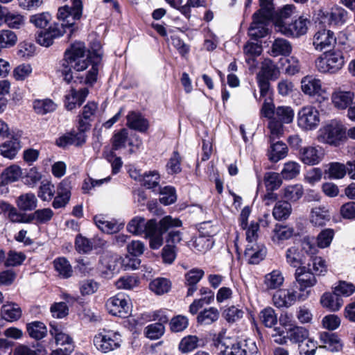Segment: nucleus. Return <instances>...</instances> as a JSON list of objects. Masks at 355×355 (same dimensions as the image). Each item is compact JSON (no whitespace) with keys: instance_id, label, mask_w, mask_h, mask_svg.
Here are the masks:
<instances>
[{"instance_id":"bf43d9fd","label":"nucleus","mask_w":355,"mask_h":355,"mask_svg":"<svg viewBox=\"0 0 355 355\" xmlns=\"http://www.w3.org/2000/svg\"><path fill=\"white\" fill-rule=\"evenodd\" d=\"M165 331V327L162 323H153L144 329L145 336L150 340H157L161 338Z\"/></svg>"},{"instance_id":"338daca9","label":"nucleus","mask_w":355,"mask_h":355,"mask_svg":"<svg viewBox=\"0 0 355 355\" xmlns=\"http://www.w3.org/2000/svg\"><path fill=\"white\" fill-rule=\"evenodd\" d=\"M260 318L267 327H272L277 322V317L272 307H266L260 312Z\"/></svg>"},{"instance_id":"c85d7f7f","label":"nucleus","mask_w":355,"mask_h":355,"mask_svg":"<svg viewBox=\"0 0 355 355\" xmlns=\"http://www.w3.org/2000/svg\"><path fill=\"white\" fill-rule=\"evenodd\" d=\"M127 125L133 130L145 132L148 128V121L139 113L130 112L127 116Z\"/></svg>"},{"instance_id":"49530a36","label":"nucleus","mask_w":355,"mask_h":355,"mask_svg":"<svg viewBox=\"0 0 355 355\" xmlns=\"http://www.w3.org/2000/svg\"><path fill=\"white\" fill-rule=\"evenodd\" d=\"M1 314L6 320L15 321L21 316V310L17 304H7L1 307Z\"/></svg>"},{"instance_id":"423d86ee","label":"nucleus","mask_w":355,"mask_h":355,"mask_svg":"<svg viewBox=\"0 0 355 355\" xmlns=\"http://www.w3.org/2000/svg\"><path fill=\"white\" fill-rule=\"evenodd\" d=\"M309 297V293H300L297 285L292 283L287 288L278 289L272 295V303L279 309H288L296 302L305 301Z\"/></svg>"},{"instance_id":"cd10ccee","label":"nucleus","mask_w":355,"mask_h":355,"mask_svg":"<svg viewBox=\"0 0 355 355\" xmlns=\"http://www.w3.org/2000/svg\"><path fill=\"white\" fill-rule=\"evenodd\" d=\"M320 302L322 307L331 311H338L343 304V299L338 296L334 291L333 293H324L321 296Z\"/></svg>"},{"instance_id":"393cba45","label":"nucleus","mask_w":355,"mask_h":355,"mask_svg":"<svg viewBox=\"0 0 355 355\" xmlns=\"http://www.w3.org/2000/svg\"><path fill=\"white\" fill-rule=\"evenodd\" d=\"M90 53L87 50L86 46L83 42H76L71 44L70 47L66 50L64 53V58L62 61V66H67L68 62L71 61L80 56H84L85 54Z\"/></svg>"},{"instance_id":"4468645a","label":"nucleus","mask_w":355,"mask_h":355,"mask_svg":"<svg viewBox=\"0 0 355 355\" xmlns=\"http://www.w3.org/2000/svg\"><path fill=\"white\" fill-rule=\"evenodd\" d=\"M325 156L324 149L319 146H308L301 148L299 159L304 164L314 166L320 164Z\"/></svg>"},{"instance_id":"473e14b6","label":"nucleus","mask_w":355,"mask_h":355,"mask_svg":"<svg viewBox=\"0 0 355 355\" xmlns=\"http://www.w3.org/2000/svg\"><path fill=\"white\" fill-rule=\"evenodd\" d=\"M25 23V17L18 11H10L6 7L4 24L13 29L20 28Z\"/></svg>"},{"instance_id":"6e6d98bb","label":"nucleus","mask_w":355,"mask_h":355,"mask_svg":"<svg viewBox=\"0 0 355 355\" xmlns=\"http://www.w3.org/2000/svg\"><path fill=\"white\" fill-rule=\"evenodd\" d=\"M53 265L55 270L60 276L68 278L71 276L73 270L69 261L64 257H59L54 260Z\"/></svg>"},{"instance_id":"72a5a7b5","label":"nucleus","mask_w":355,"mask_h":355,"mask_svg":"<svg viewBox=\"0 0 355 355\" xmlns=\"http://www.w3.org/2000/svg\"><path fill=\"white\" fill-rule=\"evenodd\" d=\"M279 70L275 63L269 59L262 62L261 68L257 76V78L272 80L277 78Z\"/></svg>"},{"instance_id":"2eb2a0df","label":"nucleus","mask_w":355,"mask_h":355,"mask_svg":"<svg viewBox=\"0 0 355 355\" xmlns=\"http://www.w3.org/2000/svg\"><path fill=\"white\" fill-rule=\"evenodd\" d=\"M295 283L297 286V290L300 293H309L310 295V291H307V288L313 287L317 284V279L313 272L311 271V269L306 266L298 267L294 274Z\"/></svg>"},{"instance_id":"aec40b11","label":"nucleus","mask_w":355,"mask_h":355,"mask_svg":"<svg viewBox=\"0 0 355 355\" xmlns=\"http://www.w3.org/2000/svg\"><path fill=\"white\" fill-rule=\"evenodd\" d=\"M302 91L306 95H322L325 92L322 81L313 76H304L301 80Z\"/></svg>"},{"instance_id":"a18cd8bd","label":"nucleus","mask_w":355,"mask_h":355,"mask_svg":"<svg viewBox=\"0 0 355 355\" xmlns=\"http://www.w3.org/2000/svg\"><path fill=\"white\" fill-rule=\"evenodd\" d=\"M292 211L291 205L288 201H278L272 210L274 218L278 220H286Z\"/></svg>"},{"instance_id":"ea45409f","label":"nucleus","mask_w":355,"mask_h":355,"mask_svg":"<svg viewBox=\"0 0 355 355\" xmlns=\"http://www.w3.org/2000/svg\"><path fill=\"white\" fill-rule=\"evenodd\" d=\"M292 51L291 43L283 38H277L271 46V55L272 56L288 55Z\"/></svg>"},{"instance_id":"7ed1b4c3","label":"nucleus","mask_w":355,"mask_h":355,"mask_svg":"<svg viewBox=\"0 0 355 355\" xmlns=\"http://www.w3.org/2000/svg\"><path fill=\"white\" fill-rule=\"evenodd\" d=\"M343 53L339 49H331L319 55L314 61L315 69L323 74H336L345 65Z\"/></svg>"},{"instance_id":"b1692460","label":"nucleus","mask_w":355,"mask_h":355,"mask_svg":"<svg viewBox=\"0 0 355 355\" xmlns=\"http://www.w3.org/2000/svg\"><path fill=\"white\" fill-rule=\"evenodd\" d=\"M205 275L203 270L198 268H193L184 275L185 284L188 286L187 296H192L197 290V284Z\"/></svg>"},{"instance_id":"a878e982","label":"nucleus","mask_w":355,"mask_h":355,"mask_svg":"<svg viewBox=\"0 0 355 355\" xmlns=\"http://www.w3.org/2000/svg\"><path fill=\"white\" fill-rule=\"evenodd\" d=\"M322 347L331 352H338L343 348V343L338 335L334 333L322 332L320 335Z\"/></svg>"},{"instance_id":"864d4df0","label":"nucleus","mask_w":355,"mask_h":355,"mask_svg":"<svg viewBox=\"0 0 355 355\" xmlns=\"http://www.w3.org/2000/svg\"><path fill=\"white\" fill-rule=\"evenodd\" d=\"M55 191L54 184L51 181H42L39 187L37 196L42 201H50L54 197Z\"/></svg>"},{"instance_id":"f03ea898","label":"nucleus","mask_w":355,"mask_h":355,"mask_svg":"<svg viewBox=\"0 0 355 355\" xmlns=\"http://www.w3.org/2000/svg\"><path fill=\"white\" fill-rule=\"evenodd\" d=\"M76 5L77 8L73 12H70L69 6H64L58 9L57 16L60 23L54 24L47 30L53 39L62 36L67 30L69 31V35H71L76 29V21L80 19V3L76 1Z\"/></svg>"},{"instance_id":"4be33fe9","label":"nucleus","mask_w":355,"mask_h":355,"mask_svg":"<svg viewBox=\"0 0 355 355\" xmlns=\"http://www.w3.org/2000/svg\"><path fill=\"white\" fill-rule=\"evenodd\" d=\"M150 223H156L155 219L146 220L144 217L137 216L132 218L127 225V230L136 236L145 235L148 232Z\"/></svg>"},{"instance_id":"dca6fc26","label":"nucleus","mask_w":355,"mask_h":355,"mask_svg":"<svg viewBox=\"0 0 355 355\" xmlns=\"http://www.w3.org/2000/svg\"><path fill=\"white\" fill-rule=\"evenodd\" d=\"M313 48L317 51L334 46L336 44V37L333 31L323 28L318 30L312 39Z\"/></svg>"},{"instance_id":"39448f33","label":"nucleus","mask_w":355,"mask_h":355,"mask_svg":"<svg viewBox=\"0 0 355 355\" xmlns=\"http://www.w3.org/2000/svg\"><path fill=\"white\" fill-rule=\"evenodd\" d=\"M346 128L340 121L333 119L326 123L318 131V141L337 146L345 138Z\"/></svg>"},{"instance_id":"052dcab7","label":"nucleus","mask_w":355,"mask_h":355,"mask_svg":"<svg viewBox=\"0 0 355 355\" xmlns=\"http://www.w3.org/2000/svg\"><path fill=\"white\" fill-rule=\"evenodd\" d=\"M17 37L15 33L10 30L3 29L0 31V48H10L15 45Z\"/></svg>"},{"instance_id":"37998d69","label":"nucleus","mask_w":355,"mask_h":355,"mask_svg":"<svg viewBox=\"0 0 355 355\" xmlns=\"http://www.w3.org/2000/svg\"><path fill=\"white\" fill-rule=\"evenodd\" d=\"M23 175L20 166L12 164L7 167L1 174L2 182L9 184L19 180Z\"/></svg>"},{"instance_id":"a19ab883","label":"nucleus","mask_w":355,"mask_h":355,"mask_svg":"<svg viewBox=\"0 0 355 355\" xmlns=\"http://www.w3.org/2000/svg\"><path fill=\"white\" fill-rule=\"evenodd\" d=\"M285 257L287 263L291 267L297 268L304 263L302 252L295 246L288 248L286 251Z\"/></svg>"},{"instance_id":"bb28decb","label":"nucleus","mask_w":355,"mask_h":355,"mask_svg":"<svg viewBox=\"0 0 355 355\" xmlns=\"http://www.w3.org/2000/svg\"><path fill=\"white\" fill-rule=\"evenodd\" d=\"M284 282V275L279 270H273L264 277L263 285L266 291L280 289Z\"/></svg>"},{"instance_id":"c756f323","label":"nucleus","mask_w":355,"mask_h":355,"mask_svg":"<svg viewBox=\"0 0 355 355\" xmlns=\"http://www.w3.org/2000/svg\"><path fill=\"white\" fill-rule=\"evenodd\" d=\"M96 225L103 232L107 234H114L120 231L123 227V224H119L114 220H107L103 216H96L94 218Z\"/></svg>"},{"instance_id":"774afa93","label":"nucleus","mask_w":355,"mask_h":355,"mask_svg":"<svg viewBox=\"0 0 355 355\" xmlns=\"http://www.w3.org/2000/svg\"><path fill=\"white\" fill-rule=\"evenodd\" d=\"M288 337L292 342L300 345L309 338V331L302 327H295L290 330Z\"/></svg>"},{"instance_id":"4c0bfd02","label":"nucleus","mask_w":355,"mask_h":355,"mask_svg":"<svg viewBox=\"0 0 355 355\" xmlns=\"http://www.w3.org/2000/svg\"><path fill=\"white\" fill-rule=\"evenodd\" d=\"M282 196L291 202H297L304 194L303 186L300 184H291L285 187L282 190Z\"/></svg>"},{"instance_id":"f3484780","label":"nucleus","mask_w":355,"mask_h":355,"mask_svg":"<svg viewBox=\"0 0 355 355\" xmlns=\"http://www.w3.org/2000/svg\"><path fill=\"white\" fill-rule=\"evenodd\" d=\"M70 198V182L67 179H64L57 187L56 196L52 202V206L55 209L63 208L69 203Z\"/></svg>"},{"instance_id":"c9c22d12","label":"nucleus","mask_w":355,"mask_h":355,"mask_svg":"<svg viewBox=\"0 0 355 355\" xmlns=\"http://www.w3.org/2000/svg\"><path fill=\"white\" fill-rule=\"evenodd\" d=\"M219 311L215 307H209L200 311L197 316V322L200 325H209L219 318Z\"/></svg>"},{"instance_id":"680f3d73","label":"nucleus","mask_w":355,"mask_h":355,"mask_svg":"<svg viewBox=\"0 0 355 355\" xmlns=\"http://www.w3.org/2000/svg\"><path fill=\"white\" fill-rule=\"evenodd\" d=\"M139 279L133 275L121 277L116 282L115 286L118 289L131 290L138 286Z\"/></svg>"},{"instance_id":"e433bc0d","label":"nucleus","mask_w":355,"mask_h":355,"mask_svg":"<svg viewBox=\"0 0 355 355\" xmlns=\"http://www.w3.org/2000/svg\"><path fill=\"white\" fill-rule=\"evenodd\" d=\"M118 261L116 257L105 255L100 260V269L107 275L118 272L119 270Z\"/></svg>"},{"instance_id":"0eeeda50","label":"nucleus","mask_w":355,"mask_h":355,"mask_svg":"<svg viewBox=\"0 0 355 355\" xmlns=\"http://www.w3.org/2000/svg\"><path fill=\"white\" fill-rule=\"evenodd\" d=\"M122 336L118 331L103 329L93 338L95 347L102 353H108L121 347Z\"/></svg>"},{"instance_id":"20e7f679","label":"nucleus","mask_w":355,"mask_h":355,"mask_svg":"<svg viewBox=\"0 0 355 355\" xmlns=\"http://www.w3.org/2000/svg\"><path fill=\"white\" fill-rule=\"evenodd\" d=\"M182 221L178 218L166 216L157 223H150L148 232L145 237L149 239V245L153 250L159 249L163 244V234L172 227H181Z\"/></svg>"},{"instance_id":"69168bd1","label":"nucleus","mask_w":355,"mask_h":355,"mask_svg":"<svg viewBox=\"0 0 355 355\" xmlns=\"http://www.w3.org/2000/svg\"><path fill=\"white\" fill-rule=\"evenodd\" d=\"M334 291L340 297H349L355 292V286L351 282L339 281L334 287Z\"/></svg>"},{"instance_id":"9b49d317","label":"nucleus","mask_w":355,"mask_h":355,"mask_svg":"<svg viewBox=\"0 0 355 355\" xmlns=\"http://www.w3.org/2000/svg\"><path fill=\"white\" fill-rule=\"evenodd\" d=\"M200 233V234L193 239L192 245L196 250L205 252L214 245L211 237L216 233V228L213 227L210 222H205L201 225Z\"/></svg>"},{"instance_id":"79ce46f5","label":"nucleus","mask_w":355,"mask_h":355,"mask_svg":"<svg viewBox=\"0 0 355 355\" xmlns=\"http://www.w3.org/2000/svg\"><path fill=\"white\" fill-rule=\"evenodd\" d=\"M17 205L22 211H31L36 208L37 200L33 193L22 194L17 200Z\"/></svg>"},{"instance_id":"f704fd0d","label":"nucleus","mask_w":355,"mask_h":355,"mask_svg":"<svg viewBox=\"0 0 355 355\" xmlns=\"http://www.w3.org/2000/svg\"><path fill=\"white\" fill-rule=\"evenodd\" d=\"M271 143L270 149L268 151L269 160L273 162H277L280 159H284L287 155V146L282 141Z\"/></svg>"},{"instance_id":"09e8293b","label":"nucleus","mask_w":355,"mask_h":355,"mask_svg":"<svg viewBox=\"0 0 355 355\" xmlns=\"http://www.w3.org/2000/svg\"><path fill=\"white\" fill-rule=\"evenodd\" d=\"M301 166L296 162H286L281 171V175L283 179L290 180L295 178L300 173Z\"/></svg>"},{"instance_id":"e2e57ef3","label":"nucleus","mask_w":355,"mask_h":355,"mask_svg":"<svg viewBox=\"0 0 355 355\" xmlns=\"http://www.w3.org/2000/svg\"><path fill=\"white\" fill-rule=\"evenodd\" d=\"M244 311L235 306H232L226 309L223 315L228 323H234L243 318Z\"/></svg>"},{"instance_id":"ddd939ff","label":"nucleus","mask_w":355,"mask_h":355,"mask_svg":"<svg viewBox=\"0 0 355 355\" xmlns=\"http://www.w3.org/2000/svg\"><path fill=\"white\" fill-rule=\"evenodd\" d=\"M309 21L303 17H299L291 24L280 21L277 25V31L287 37H297L304 35L308 30Z\"/></svg>"},{"instance_id":"6ab92c4d","label":"nucleus","mask_w":355,"mask_h":355,"mask_svg":"<svg viewBox=\"0 0 355 355\" xmlns=\"http://www.w3.org/2000/svg\"><path fill=\"white\" fill-rule=\"evenodd\" d=\"M354 93L352 91L343 90L340 88L335 89L331 94V103L338 110L347 109L353 102Z\"/></svg>"},{"instance_id":"8fccbe9b","label":"nucleus","mask_w":355,"mask_h":355,"mask_svg":"<svg viewBox=\"0 0 355 355\" xmlns=\"http://www.w3.org/2000/svg\"><path fill=\"white\" fill-rule=\"evenodd\" d=\"M295 113L293 109L290 106H278L275 108L273 118L282 121L284 123H291L294 119Z\"/></svg>"},{"instance_id":"a211bd4d","label":"nucleus","mask_w":355,"mask_h":355,"mask_svg":"<svg viewBox=\"0 0 355 355\" xmlns=\"http://www.w3.org/2000/svg\"><path fill=\"white\" fill-rule=\"evenodd\" d=\"M215 345L220 349L221 353L226 355H243L242 340L232 343L229 338L219 336L215 340Z\"/></svg>"},{"instance_id":"58836bf2","label":"nucleus","mask_w":355,"mask_h":355,"mask_svg":"<svg viewBox=\"0 0 355 355\" xmlns=\"http://www.w3.org/2000/svg\"><path fill=\"white\" fill-rule=\"evenodd\" d=\"M171 282L168 279L157 277L150 282L149 288L156 295H162L167 293L171 290Z\"/></svg>"},{"instance_id":"412c9836","label":"nucleus","mask_w":355,"mask_h":355,"mask_svg":"<svg viewBox=\"0 0 355 355\" xmlns=\"http://www.w3.org/2000/svg\"><path fill=\"white\" fill-rule=\"evenodd\" d=\"M89 90L87 88H82L78 91L71 89L67 94L65 95L64 105L68 110H72L76 106H80L85 101Z\"/></svg>"},{"instance_id":"6e6552de","label":"nucleus","mask_w":355,"mask_h":355,"mask_svg":"<svg viewBox=\"0 0 355 355\" xmlns=\"http://www.w3.org/2000/svg\"><path fill=\"white\" fill-rule=\"evenodd\" d=\"M261 7V8L253 15V21L248 29L249 35L255 40L263 37L268 34L267 25L273 15L271 4H264Z\"/></svg>"},{"instance_id":"0e129e2a","label":"nucleus","mask_w":355,"mask_h":355,"mask_svg":"<svg viewBox=\"0 0 355 355\" xmlns=\"http://www.w3.org/2000/svg\"><path fill=\"white\" fill-rule=\"evenodd\" d=\"M198 341L199 339L196 336H185L181 340L178 348L182 353L190 352L197 348Z\"/></svg>"},{"instance_id":"7c9ffc66","label":"nucleus","mask_w":355,"mask_h":355,"mask_svg":"<svg viewBox=\"0 0 355 355\" xmlns=\"http://www.w3.org/2000/svg\"><path fill=\"white\" fill-rule=\"evenodd\" d=\"M21 147L19 140L17 138H12L0 145V153L3 157L12 159L21 149Z\"/></svg>"},{"instance_id":"9d476101","label":"nucleus","mask_w":355,"mask_h":355,"mask_svg":"<svg viewBox=\"0 0 355 355\" xmlns=\"http://www.w3.org/2000/svg\"><path fill=\"white\" fill-rule=\"evenodd\" d=\"M105 308L112 315L126 318L130 312V300L125 293H119L107 300Z\"/></svg>"},{"instance_id":"de8ad7c7","label":"nucleus","mask_w":355,"mask_h":355,"mask_svg":"<svg viewBox=\"0 0 355 355\" xmlns=\"http://www.w3.org/2000/svg\"><path fill=\"white\" fill-rule=\"evenodd\" d=\"M90 124L85 122L83 119H79L78 131L71 132L73 145L81 146L86 141L85 131L89 129Z\"/></svg>"},{"instance_id":"4d7b16f0","label":"nucleus","mask_w":355,"mask_h":355,"mask_svg":"<svg viewBox=\"0 0 355 355\" xmlns=\"http://www.w3.org/2000/svg\"><path fill=\"white\" fill-rule=\"evenodd\" d=\"M270 130V141L282 137L284 132V123L277 120L276 118H271L268 124Z\"/></svg>"},{"instance_id":"5fc2aeb1","label":"nucleus","mask_w":355,"mask_h":355,"mask_svg":"<svg viewBox=\"0 0 355 355\" xmlns=\"http://www.w3.org/2000/svg\"><path fill=\"white\" fill-rule=\"evenodd\" d=\"M50 334L54 337L57 345H71L72 338L67 334L62 331L60 327L51 324Z\"/></svg>"},{"instance_id":"603ef678","label":"nucleus","mask_w":355,"mask_h":355,"mask_svg":"<svg viewBox=\"0 0 355 355\" xmlns=\"http://www.w3.org/2000/svg\"><path fill=\"white\" fill-rule=\"evenodd\" d=\"M264 184L267 191H275L282 184L281 174L275 172H267L263 177Z\"/></svg>"},{"instance_id":"f257e3e1","label":"nucleus","mask_w":355,"mask_h":355,"mask_svg":"<svg viewBox=\"0 0 355 355\" xmlns=\"http://www.w3.org/2000/svg\"><path fill=\"white\" fill-rule=\"evenodd\" d=\"M100 61V53H92L90 52L85 54L84 56L78 57L68 62L67 66H62V64H61L60 71H61L64 80L67 83H69L73 79L72 69L76 71H83L91 65V69L87 72L85 78V83L87 84H93L97 80Z\"/></svg>"},{"instance_id":"c03bdc74","label":"nucleus","mask_w":355,"mask_h":355,"mask_svg":"<svg viewBox=\"0 0 355 355\" xmlns=\"http://www.w3.org/2000/svg\"><path fill=\"white\" fill-rule=\"evenodd\" d=\"M26 329L30 337L35 340H40L47 334L46 327L40 321H34L27 324Z\"/></svg>"},{"instance_id":"5701e85b","label":"nucleus","mask_w":355,"mask_h":355,"mask_svg":"<svg viewBox=\"0 0 355 355\" xmlns=\"http://www.w3.org/2000/svg\"><path fill=\"white\" fill-rule=\"evenodd\" d=\"M266 254V248L257 243H248L244 255L251 264H257L263 260Z\"/></svg>"},{"instance_id":"1a4fd4ad","label":"nucleus","mask_w":355,"mask_h":355,"mask_svg":"<svg viewBox=\"0 0 355 355\" xmlns=\"http://www.w3.org/2000/svg\"><path fill=\"white\" fill-rule=\"evenodd\" d=\"M297 122L298 127L303 130H314L320 123V112L314 106H304L297 112Z\"/></svg>"},{"instance_id":"3c124183","label":"nucleus","mask_w":355,"mask_h":355,"mask_svg":"<svg viewBox=\"0 0 355 355\" xmlns=\"http://www.w3.org/2000/svg\"><path fill=\"white\" fill-rule=\"evenodd\" d=\"M34 349L25 345H18L14 351V355H46V348L40 344H37Z\"/></svg>"},{"instance_id":"2f4dec72","label":"nucleus","mask_w":355,"mask_h":355,"mask_svg":"<svg viewBox=\"0 0 355 355\" xmlns=\"http://www.w3.org/2000/svg\"><path fill=\"white\" fill-rule=\"evenodd\" d=\"M330 220V214L325 207H316L311 209L310 221L314 226H323Z\"/></svg>"},{"instance_id":"13d9d810","label":"nucleus","mask_w":355,"mask_h":355,"mask_svg":"<svg viewBox=\"0 0 355 355\" xmlns=\"http://www.w3.org/2000/svg\"><path fill=\"white\" fill-rule=\"evenodd\" d=\"M33 108L39 114H46L56 109V104L51 99L36 100L33 103Z\"/></svg>"},{"instance_id":"f8f14e48","label":"nucleus","mask_w":355,"mask_h":355,"mask_svg":"<svg viewBox=\"0 0 355 355\" xmlns=\"http://www.w3.org/2000/svg\"><path fill=\"white\" fill-rule=\"evenodd\" d=\"M318 18L322 24L342 26L348 19V12L342 7L335 6L329 10H320Z\"/></svg>"}]
</instances>
